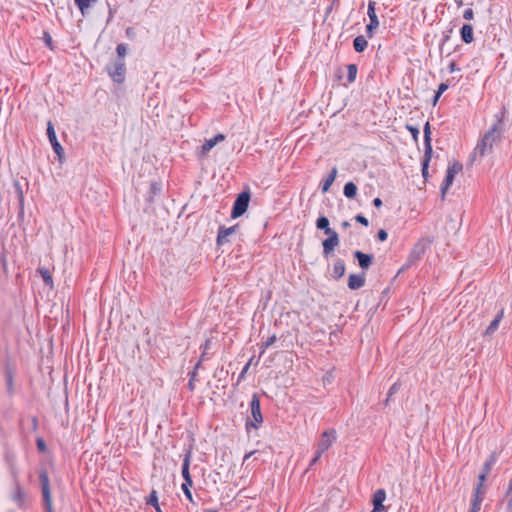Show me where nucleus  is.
Segmentation results:
<instances>
[{
	"mask_svg": "<svg viewBox=\"0 0 512 512\" xmlns=\"http://www.w3.org/2000/svg\"><path fill=\"white\" fill-rule=\"evenodd\" d=\"M503 131L504 122L501 118H498L478 141L471 154V158L475 159L477 156L484 157L485 155L492 153L493 147L501 143Z\"/></svg>",
	"mask_w": 512,
	"mask_h": 512,
	"instance_id": "obj_1",
	"label": "nucleus"
},
{
	"mask_svg": "<svg viewBox=\"0 0 512 512\" xmlns=\"http://www.w3.org/2000/svg\"><path fill=\"white\" fill-rule=\"evenodd\" d=\"M250 410H251L252 420L247 419L246 424H245L246 429L247 430H249L250 428L258 429L259 426L263 422V416H262L261 407H260V398L257 393H254L251 397Z\"/></svg>",
	"mask_w": 512,
	"mask_h": 512,
	"instance_id": "obj_2",
	"label": "nucleus"
},
{
	"mask_svg": "<svg viewBox=\"0 0 512 512\" xmlns=\"http://www.w3.org/2000/svg\"><path fill=\"white\" fill-rule=\"evenodd\" d=\"M250 201V192L249 191H243L241 192L236 200L233 203L231 217L233 219H236L240 216H242L249 206Z\"/></svg>",
	"mask_w": 512,
	"mask_h": 512,
	"instance_id": "obj_3",
	"label": "nucleus"
},
{
	"mask_svg": "<svg viewBox=\"0 0 512 512\" xmlns=\"http://www.w3.org/2000/svg\"><path fill=\"white\" fill-rule=\"evenodd\" d=\"M39 480H40V484H41V490H42V495H43L45 511L53 512L49 477H48V474L46 471L40 472Z\"/></svg>",
	"mask_w": 512,
	"mask_h": 512,
	"instance_id": "obj_4",
	"label": "nucleus"
},
{
	"mask_svg": "<svg viewBox=\"0 0 512 512\" xmlns=\"http://www.w3.org/2000/svg\"><path fill=\"white\" fill-rule=\"evenodd\" d=\"M336 439L337 433L335 429L331 428L325 430L320 436L316 450L320 451V453H324L335 443Z\"/></svg>",
	"mask_w": 512,
	"mask_h": 512,
	"instance_id": "obj_5",
	"label": "nucleus"
},
{
	"mask_svg": "<svg viewBox=\"0 0 512 512\" xmlns=\"http://www.w3.org/2000/svg\"><path fill=\"white\" fill-rule=\"evenodd\" d=\"M375 6V2L369 1L367 10L369 23L366 25V36L370 39L374 36V31L379 27V20L376 15Z\"/></svg>",
	"mask_w": 512,
	"mask_h": 512,
	"instance_id": "obj_6",
	"label": "nucleus"
},
{
	"mask_svg": "<svg viewBox=\"0 0 512 512\" xmlns=\"http://www.w3.org/2000/svg\"><path fill=\"white\" fill-rule=\"evenodd\" d=\"M427 243L423 240L418 241L410 250L407 257V266L415 265L425 254Z\"/></svg>",
	"mask_w": 512,
	"mask_h": 512,
	"instance_id": "obj_7",
	"label": "nucleus"
},
{
	"mask_svg": "<svg viewBox=\"0 0 512 512\" xmlns=\"http://www.w3.org/2000/svg\"><path fill=\"white\" fill-rule=\"evenodd\" d=\"M112 80L116 83H122L125 80L126 64L124 59H117L112 68H107Z\"/></svg>",
	"mask_w": 512,
	"mask_h": 512,
	"instance_id": "obj_8",
	"label": "nucleus"
},
{
	"mask_svg": "<svg viewBox=\"0 0 512 512\" xmlns=\"http://www.w3.org/2000/svg\"><path fill=\"white\" fill-rule=\"evenodd\" d=\"M463 168L462 164L459 162H453L450 164L446 171L445 179L441 186V193L444 196L448 188L452 185L454 181L455 174L461 171Z\"/></svg>",
	"mask_w": 512,
	"mask_h": 512,
	"instance_id": "obj_9",
	"label": "nucleus"
},
{
	"mask_svg": "<svg viewBox=\"0 0 512 512\" xmlns=\"http://www.w3.org/2000/svg\"><path fill=\"white\" fill-rule=\"evenodd\" d=\"M47 136H48L49 142L53 148V151L57 154L58 158L61 160V158L64 154V149L61 146V144L59 143V141L57 140L56 132H55L54 126L51 121H48V123H47Z\"/></svg>",
	"mask_w": 512,
	"mask_h": 512,
	"instance_id": "obj_10",
	"label": "nucleus"
},
{
	"mask_svg": "<svg viewBox=\"0 0 512 512\" xmlns=\"http://www.w3.org/2000/svg\"><path fill=\"white\" fill-rule=\"evenodd\" d=\"M328 238L324 239L322 242L323 246V255L325 258H328L335 247L339 245V236L336 231L327 234Z\"/></svg>",
	"mask_w": 512,
	"mask_h": 512,
	"instance_id": "obj_11",
	"label": "nucleus"
},
{
	"mask_svg": "<svg viewBox=\"0 0 512 512\" xmlns=\"http://www.w3.org/2000/svg\"><path fill=\"white\" fill-rule=\"evenodd\" d=\"M238 225H234V226H231V227H225V226H220L219 229H218V234H217V239H216V242H217V245L221 246L227 242H229V239L228 237L232 234H234L236 232V230L238 229Z\"/></svg>",
	"mask_w": 512,
	"mask_h": 512,
	"instance_id": "obj_12",
	"label": "nucleus"
},
{
	"mask_svg": "<svg viewBox=\"0 0 512 512\" xmlns=\"http://www.w3.org/2000/svg\"><path fill=\"white\" fill-rule=\"evenodd\" d=\"M191 455H192L191 451L187 450L184 455L183 463H182L181 474L184 479V482L182 484H186V485H193L192 477H191L190 470H189Z\"/></svg>",
	"mask_w": 512,
	"mask_h": 512,
	"instance_id": "obj_13",
	"label": "nucleus"
},
{
	"mask_svg": "<svg viewBox=\"0 0 512 512\" xmlns=\"http://www.w3.org/2000/svg\"><path fill=\"white\" fill-rule=\"evenodd\" d=\"M386 499V492L384 489H378L373 494L372 503H373V510L371 512H382L385 510V506L383 505V502Z\"/></svg>",
	"mask_w": 512,
	"mask_h": 512,
	"instance_id": "obj_14",
	"label": "nucleus"
},
{
	"mask_svg": "<svg viewBox=\"0 0 512 512\" xmlns=\"http://www.w3.org/2000/svg\"><path fill=\"white\" fill-rule=\"evenodd\" d=\"M225 136L221 133L216 134L213 138L205 140L201 147V152L203 155L207 154L216 144L224 141Z\"/></svg>",
	"mask_w": 512,
	"mask_h": 512,
	"instance_id": "obj_15",
	"label": "nucleus"
},
{
	"mask_svg": "<svg viewBox=\"0 0 512 512\" xmlns=\"http://www.w3.org/2000/svg\"><path fill=\"white\" fill-rule=\"evenodd\" d=\"M354 257L358 260V264L362 269H368L373 261L372 255L358 250L354 252Z\"/></svg>",
	"mask_w": 512,
	"mask_h": 512,
	"instance_id": "obj_16",
	"label": "nucleus"
},
{
	"mask_svg": "<svg viewBox=\"0 0 512 512\" xmlns=\"http://www.w3.org/2000/svg\"><path fill=\"white\" fill-rule=\"evenodd\" d=\"M365 284V276L364 274H351L348 279V287L351 290H357L363 287Z\"/></svg>",
	"mask_w": 512,
	"mask_h": 512,
	"instance_id": "obj_17",
	"label": "nucleus"
},
{
	"mask_svg": "<svg viewBox=\"0 0 512 512\" xmlns=\"http://www.w3.org/2000/svg\"><path fill=\"white\" fill-rule=\"evenodd\" d=\"M461 39L464 43L469 44L473 41V27L470 24H464L460 30Z\"/></svg>",
	"mask_w": 512,
	"mask_h": 512,
	"instance_id": "obj_18",
	"label": "nucleus"
},
{
	"mask_svg": "<svg viewBox=\"0 0 512 512\" xmlns=\"http://www.w3.org/2000/svg\"><path fill=\"white\" fill-rule=\"evenodd\" d=\"M337 172L338 171H337L336 167H333L331 169V171L329 172V174L327 175V177L325 178V180L322 183L321 190L323 193H326L330 189L331 185L333 184V182L336 179Z\"/></svg>",
	"mask_w": 512,
	"mask_h": 512,
	"instance_id": "obj_19",
	"label": "nucleus"
},
{
	"mask_svg": "<svg viewBox=\"0 0 512 512\" xmlns=\"http://www.w3.org/2000/svg\"><path fill=\"white\" fill-rule=\"evenodd\" d=\"M424 151H427V153H433L432 145H431V130H430V124L429 122H426L424 125Z\"/></svg>",
	"mask_w": 512,
	"mask_h": 512,
	"instance_id": "obj_20",
	"label": "nucleus"
},
{
	"mask_svg": "<svg viewBox=\"0 0 512 512\" xmlns=\"http://www.w3.org/2000/svg\"><path fill=\"white\" fill-rule=\"evenodd\" d=\"M503 314H504V311L502 309L499 311V313L496 315V317L491 321L489 326L486 328V330H485L486 335H491L498 329L499 323L503 318Z\"/></svg>",
	"mask_w": 512,
	"mask_h": 512,
	"instance_id": "obj_21",
	"label": "nucleus"
},
{
	"mask_svg": "<svg viewBox=\"0 0 512 512\" xmlns=\"http://www.w3.org/2000/svg\"><path fill=\"white\" fill-rule=\"evenodd\" d=\"M498 452L496 451H493L489 456L488 458L486 459V461L484 462L483 464V467H482V470L485 471V472H488L490 473L493 466L496 464V462L498 461Z\"/></svg>",
	"mask_w": 512,
	"mask_h": 512,
	"instance_id": "obj_22",
	"label": "nucleus"
},
{
	"mask_svg": "<svg viewBox=\"0 0 512 512\" xmlns=\"http://www.w3.org/2000/svg\"><path fill=\"white\" fill-rule=\"evenodd\" d=\"M329 225H330L329 219L326 216H320L316 220L317 229L323 230L325 234H329V233H332L335 231V230L331 229Z\"/></svg>",
	"mask_w": 512,
	"mask_h": 512,
	"instance_id": "obj_23",
	"label": "nucleus"
},
{
	"mask_svg": "<svg viewBox=\"0 0 512 512\" xmlns=\"http://www.w3.org/2000/svg\"><path fill=\"white\" fill-rule=\"evenodd\" d=\"M345 273V263L342 259H337L333 265V277L335 279L341 278Z\"/></svg>",
	"mask_w": 512,
	"mask_h": 512,
	"instance_id": "obj_24",
	"label": "nucleus"
},
{
	"mask_svg": "<svg viewBox=\"0 0 512 512\" xmlns=\"http://www.w3.org/2000/svg\"><path fill=\"white\" fill-rule=\"evenodd\" d=\"M211 340L210 339H206V341L204 342V344L201 346V349H202V353H201V356H200V359L199 361L196 363L195 365V370H198L200 367H201V363L202 361L208 359V350L210 349L211 347Z\"/></svg>",
	"mask_w": 512,
	"mask_h": 512,
	"instance_id": "obj_25",
	"label": "nucleus"
},
{
	"mask_svg": "<svg viewBox=\"0 0 512 512\" xmlns=\"http://www.w3.org/2000/svg\"><path fill=\"white\" fill-rule=\"evenodd\" d=\"M368 46V41L366 38L362 35L357 36L353 41V47L356 52L361 53L363 52Z\"/></svg>",
	"mask_w": 512,
	"mask_h": 512,
	"instance_id": "obj_26",
	"label": "nucleus"
},
{
	"mask_svg": "<svg viewBox=\"0 0 512 512\" xmlns=\"http://www.w3.org/2000/svg\"><path fill=\"white\" fill-rule=\"evenodd\" d=\"M74 1L82 15H85L86 11L91 6L95 5L98 2V0H74Z\"/></svg>",
	"mask_w": 512,
	"mask_h": 512,
	"instance_id": "obj_27",
	"label": "nucleus"
},
{
	"mask_svg": "<svg viewBox=\"0 0 512 512\" xmlns=\"http://www.w3.org/2000/svg\"><path fill=\"white\" fill-rule=\"evenodd\" d=\"M343 194L349 199L354 198L357 194V186L353 182H347L344 185Z\"/></svg>",
	"mask_w": 512,
	"mask_h": 512,
	"instance_id": "obj_28",
	"label": "nucleus"
},
{
	"mask_svg": "<svg viewBox=\"0 0 512 512\" xmlns=\"http://www.w3.org/2000/svg\"><path fill=\"white\" fill-rule=\"evenodd\" d=\"M146 504L152 505L155 508L156 512H163L159 505L157 492L155 490H152L151 493L149 494V497L146 500Z\"/></svg>",
	"mask_w": 512,
	"mask_h": 512,
	"instance_id": "obj_29",
	"label": "nucleus"
},
{
	"mask_svg": "<svg viewBox=\"0 0 512 512\" xmlns=\"http://www.w3.org/2000/svg\"><path fill=\"white\" fill-rule=\"evenodd\" d=\"M431 157H432V153H427V151H424V157H423V161L421 163V166H422V176L424 179H427L429 174H428V168H429V162L431 160Z\"/></svg>",
	"mask_w": 512,
	"mask_h": 512,
	"instance_id": "obj_30",
	"label": "nucleus"
},
{
	"mask_svg": "<svg viewBox=\"0 0 512 512\" xmlns=\"http://www.w3.org/2000/svg\"><path fill=\"white\" fill-rule=\"evenodd\" d=\"M25 492L20 486H16V489L12 495V499L14 502L18 504V506H22L25 500Z\"/></svg>",
	"mask_w": 512,
	"mask_h": 512,
	"instance_id": "obj_31",
	"label": "nucleus"
},
{
	"mask_svg": "<svg viewBox=\"0 0 512 512\" xmlns=\"http://www.w3.org/2000/svg\"><path fill=\"white\" fill-rule=\"evenodd\" d=\"M483 497H484V491L479 490V488H474L471 505H476L477 507L481 508Z\"/></svg>",
	"mask_w": 512,
	"mask_h": 512,
	"instance_id": "obj_32",
	"label": "nucleus"
},
{
	"mask_svg": "<svg viewBox=\"0 0 512 512\" xmlns=\"http://www.w3.org/2000/svg\"><path fill=\"white\" fill-rule=\"evenodd\" d=\"M358 68L355 64L347 65V81L348 83H353L357 76Z\"/></svg>",
	"mask_w": 512,
	"mask_h": 512,
	"instance_id": "obj_33",
	"label": "nucleus"
},
{
	"mask_svg": "<svg viewBox=\"0 0 512 512\" xmlns=\"http://www.w3.org/2000/svg\"><path fill=\"white\" fill-rule=\"evenodd\" d=\"M277 340V337L275 334L271 335L265 342L261 343L260 346V356L263 355L268 347L273 345Z\"/></svg>",
	"mask_w": 512,
	"mask_h": 512,
	"instance_id": "obj_34",
	"label": "nucleus"
},
{
	"mask_svg": "<svg viewBox=\"0 0 512 512\" xmlns=\"http://www.w3.org/2000/svg\"><path fill=\"white\" fill-rule=\"evenodd\" d=\"M38 272L41 275V277L43 278L45 284H47V285L53 284L52 276L47 268H39Z\"/></svg>",
	"mask_w": 512,
	"mask_h": 512,
	"instance_id": "obj_35",
	"label": "nucleus"
},
{
	"mask_svg": "<svg viewBox=\"0 0 512 512\" xmlns=\"http://www.w3.org/2000/svg\"><path fill=\"white\" fill-rule=\"evenodd\" d=\"M400 389V384L398 382H395L388 390L387 398L385 400V405H388L390 398L396 394Z\"/></svg>",
	"mask_w": 512,
	"mask_h": 512,
	"instance_id": "obj_36",
	"label": "nucleus"
},
{
	"mask_svg": "<svg viewBox=\"0 0 512 512\" xmlns=\"http://www.w3.org/2000/svg\"><path fill=\"white\" fill-rule=\"evenodd\" d=\"M191 487H192V485H186V484H182L181 485V489H182L186 499L189 502L194 504L195 502H194V499H193V496H192V492H191V489H190Z\"/></svg>",
	"mask_w": 512,
	"mask_h": 512,
	"instance_id": "obj_37",
	"label": "nucleus"
},
{
	"mask_svg": "<svg viewBox=\"0 0 512 512\" xmlns=\"http://www.w3.org/2000/svg\"><path fill=\"white\" fill-rule=\"evenodd\" d=\"M116 51L118 54V59H124L127 54V45L124 43H120L116 47Z\"/></svg>",
	"mask_w": 512,
	"mask_h": 512,
	"instance_id": "obj_38",
	"label": "nucleus"
},
{
	"mask_svg": "<svg viewBox=\"0 0 512 512\" xmlns=\"http://www.w3.org/2000/svg\"><path fill=\"white\" fill-rule=\"evenodd\" d=\"M406 129L410 132L414 141L417 142L419 137V129L416 126L410 124L406 125Z\"/></svg>",
	"mask_w": 512,
	"mask_h": 512,
	"instance_id": "obj_39",
	"label": "nucleus"
},
{
	"mask_svg": "<svg viewBox=\"0 0 512 512\" xmlns=\"http://www.w3.org/2000/svg\"><path fill=\"white\" fill-rule=\"evenodd\" d=\"M488 475H489L488 472H485V471L481 470V473L479 474V477H478L479 482L475 486V488H479V490H483V484H484V482H485V480H486Z\"/></svg>",
	"mask_w": 512,
	"mask_h": 512,
	"instance_id": "obj_40",
	"label": "nucleus"
},
{
	"mask_svg": "<svg viewBox=\"0 0 512 512\" xmlns=\"http://www.w3.org/2000/svg\"><path fill=\"white\" fill-rule=\"evenodd\" d=\"M196 375H197V370H195V369L192 372L189 373L190 379H189V382H188V389L190 391H193L195 389L194 382L196 381Z\"/></svg>",
	"mask_w": 512,
	"mask_h": 512,
	"instance_id": "obj_41",
	"label": "nucleus"
},
{
	"mask_svg": "<svg viewBox=\"0 0 512 512\" xmlns=\"http://www.w3.org/2000/svg\"><path fill=\"white\" fill-rule=\"evenodd\" d=\"M251 362H252V359H250L249 362L243 367L242 371L240 372V374L238 376L237 383H240L245 378V375L251 365Z\"/></svg>",
	"mask_w": 512,
	"mask_h": 512,
	"instance_id": "obj_42",
	"label": "nucleus"
},
{
	"mask_svg": "<svg viewBox=\"0 0 512 512\" xmlns=\"http://www.w3.org/2000/svg\"><path fill=\"white\" fill-rule=\"evenodd\" d=\"M162 187H161V184L160 183H157V182H152L151 185H150V190L151 192L156 195L158 193H160Z\"/></svg>",
	"mask_w": 512,
	"mask_h": 512,
	"instance_id": "obj_43",
	"label": "nucleus"
},
{
	"mask_svg": "<svg viewBox=\"0 0 512 512\" xmlns=\"http://www.w3.org/2000/svg\"><path fill=\"white\" fill-rule=\"evenodd\" d=\"M355 220H356L358 223H360V224H362V225H364V226H366V227L369 225V221H368V219H367L365 216H363L362 214H358V215H356V216H355Z\"/></svg>",
	"mask_w": 512,
	"mask_h": 512,
	"instance_id": "obj_44",
	"label": "nucleus"
},
{
	"mask_svg": "<svg viewBox=\"0 0 512 512\" xmlns=\"http://www.w3.org/2000/svg\"><path fill=\"white\" fill-rule=\"evenodd\" d=\"M43 40L45 42V44L50 48L52 49V38H51V35L48 33V32H44L43 33Z\"/></svg>",
	"mask_w": 512,
	"mask_h": 512,
	"instance_id": "obj_45",
	"label": "nucleus"
},
{
	"mask_svg": "<svg viewBox=\"0 0 512 512\" xmlns=\"http://www.w3.org/2000/svg\"><path fill=\"white\" fill-rule=\"evenodd\" d=\"M36 445L39 451L44 452L46 451V443L42 438H38L36 440Z\"/></svg>",
	"mask_w": 512,
	"mask_h": 512,
	"instance_id": "obj_46",
	"label": "nucleus"
},
{
	"mask_svg": "<svg viewBox=\"0 0 512 512\" xmlns=\"http://www.w3.org/2000/svg\"><path fill=\"white\" fill-rule=\"evenodd\" d=\"M474 17V12L471 8H467L463 13V18L465 20H472Z\"/></svg>",
	"mask_w": 512,
	"mask_h": 512,
	"instance_id": "obj_47",
	"label": "nucleus"
},
{
	"mask_svg": "<svg viewBox=\"0 0 512 512\" xmlns=\"http://www.w3.org/2000/svg\"><path fill=\"white\" fill-rule=\"evenodd\" d=\"M388 237V233L384 229H380L377 233V238L379 241H385Z\"/></svg>",
	"mask_w": 512,
	"mask_h": 512,
	"instance_id": "obj_48",
	"label": "nucleus"
},
{
	"mask_svg": "<svg viewBox=\"0 0 512 512\" xmlns=\"http://www.w3.org/2000/svg\"><path fill=\"white\" fill-rule=\"evenodd\" d=\"M322 454L323 453H320V451L316 450L315 456L311 459L309 466L311 467V466L315 465L321 458Z\"/></svg>",
	"mask_w": 512,
	"mask_h": 512,
	"instance_id": "obj_49",
	"label": "nucleus"
},
{
	"mask_svg": "<svg viewBox=\"0 0 512 512\" xmlns=\"http://www.w3.org/2000/svg\"><path fill=\"white\" fill-rule=\"evenodd\" d=\"M448 89V84L446 83H440L437 89L438 97H441V95Z\"/></svg>",
	"mask_w": 512,
	"mask_h": 512,
	"instance_id": "obj_50",
	"label": "nucleus"
},
{
	"mask_svg": "<svg viewBox=\"0 0 512 512\" xmlns=\"http://www.w3.org/2000/svg\"><path fill=\"white\" fill-rule=\"evenodd\" d=\"M507 495L509 496V500H508V503H507V506H506V510H507V512H512V491L510 492L508 490L507 491Z\"/></svg>",
	"mask_w": 512,
	"mask_h": 512,
	"instance_id": "obj_51",
	"label": "nucleus"
},
{
	"mask_svg": "<svg viewBox=\"0 0 512 512\" xmlns=\"http://www.w3.org/2000/svg\"><path fill=\"white\" fill-rule=\"evenodd\" d=\"M449 39H450V35L448 33L443 35L442 41L440 43V51H442V47L444 46V44L446 42H448Z\"/></svg>",
	"mask_w": 512,
	"mask_h": 512,
	"instance_id": "obj_52",
	"label": "nucleus"
},
{
	"mask_svg": "<svg viewBox=\"0 0 512 512\" xmlns=\"http://www.w3.org/2000/svg\"><path fill=\"white\" fill-rule=\"evenodd\" d=\"M382 204H383V203H382V200H381L379 197H377V198H375V199L373 200V205H374L375 207H377V208H380V207L382 206Z\"/></svg>",
	"mask_w": 512,
	"mask_h": 512,
	"instance_id": "obj_53",
	"label": "nucleus"
},
{
	"mask_svg": "<svg viewBox=\"0 0 512 512\" xmlns=\"http://www.w3.org/2000/svg\"><path fill=\"white\" fill-rule=\"evenodd\" d=\"M456 70H459V68L457 67L456 63L452 62L450 65H449V71L450 72H454Z\"/></svg>",
	"mask_w": 512,
	"mask_h": 512,
	"instance_id": "obj_54",
	"label": "nucleus"
},
{
	"mask_svg": "<svg viewBox=\"0 0 512 512\" xmlns=\"http://www.w3.org/2000/svg\"><path fill=\"white\" fill-rule=\"evenodd\" d=\"M411 266H407V261L403 264V266L399 269L398 273H402L408 270Z\"/></svg>",
	"mask_w": 512,
	"mask_h": 512,
	"instance_id": "obj_55",
	"label": "nucleus"
},
{
	"mask_svg": "<svg viewBox=\"0 0 512 512\" xmlns=\"http://www.w3.org/2000/svg\"><path fill=\"white\" fill-rule=\"evenodd\" d=\"M480 507H477L476 505H471V508L468 512H479Z\"/></svg>",
	"mask_w": 512,
	"mask_h": 512,
	"instance_id": "obj_56",
	"label": "nucleus"
},
{
	"mask_svg": "<svg viewBox=\"0 0 512 512\" xmlns=\"http://www.w3.org/2000/svg\"><path fill=\"white\" fill-rule=\"evenodd\" d=\"M440 97H438V92L436 91L433 97V105H436Z\"/></svg>",
	"mask_w": 512,
	"mask_h": 512,
	"instance_id": "obj_57",
	"label": "nucleus"
},
{
	"mask_svg": "<svg viewBox=\"0 0 512 512\" xmlns=\"http://www.w3.org/2000/svg\"><path fill=\"white\" fill-rule=\"evenodd\" d=\"M350 226V223L348 221L342 222V227L347 228Z\"/></svg>",
	"mask_w": 512,
	"mask_h": 512,
	"instance_id": "obj_58",
	"label": "nucleus"
},
{
	"mask_svg": "<svg viewBox=\"0 0 512 512\" xmlns=\"http://www.w3.org/2000/svg\"><path fill=\"white\" fill-rule=\"evenodd\" d=\"M339 4V0H333L332 1V6H335V5H338Z\"/></svg>",
	"mask_w": 512,
	"mask_h": 512,
	"instance_id": "obj_59",
	"label": "nucleus"
},
{
	"mask_svg": "<svg viewBox=\"0 0 512 512\" xmlns=\"http://www.w3.org/2000/svg\"><path fill=\"white\" fill-rule=\"evenodd\" d=\"M333 7H334V6H332V5H331V6L327 9V13H329V12L332 10V8H333Z\"/></svg>",
	"mask_w": 512,
	"mask_h": 512,
	"instance_id": "obj_60",
	"label": "nucleus"
}]
</instances>
